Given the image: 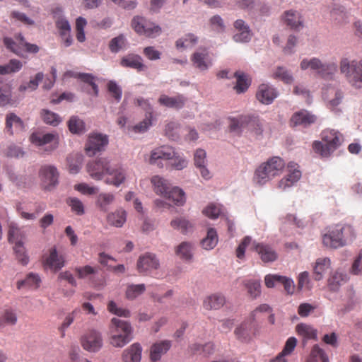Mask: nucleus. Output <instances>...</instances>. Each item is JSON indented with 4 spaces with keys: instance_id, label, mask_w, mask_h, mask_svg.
<instances>
[{
    "instance_id": "f257e3e1",
    "label": "nucleus",
    "mask_w": 362,
    "mask_h": 362,
    "mask_svg": "<svg viewBox=\"0 0 362 362\" xmlns=\"http://www.w3.org/2000/svg\"><path fill=\"white\" fill-rule=\"evenodd\" d=\"M356 238V233L351 225L339 223L323 235L322 243L326 247L337 249L351 243Z\"/></svg>"
},
{
    "instance_id": "f03ea898",
    "label": "nucleus",
    "mask_w": 362,
    "mask_h": 362,
    "mask_svg": "<svg viewBox=\"0 0 362 362\" xmlns=\"http://www.w3.org/2000/svg\"><path fill=\"white\" fill-rule=\"evenodd\" d=\"M133 339V328L125 320L113 317L109 325L108 341L115 348H122Z\"/></svg>"
},
{
    "instance_id": "7ed1b4c3",
    "label": "nucleus",
    "mask_w": 362,
    "mask_h": 362,
    "mask_svg": "<svg viewBox=\"0 0 362 362\" xmlns=\"http://www.w3.org/2000/svg\"><path fill=\"white\" fill-rule=\"evenodd\" d=\"M322 141H315L313 144L314 151L322 157H329L344 141L343 135L332 129H326L321 133Z\"/></svg>"
},
{
    "instance_id": "20e7f679",
    "label": "nucleus",
    "mask_w": 362,
    "mask_h": 362,
    "mask_svg": "<svg viewBox=\"0 0 362 362\" xmlns=\"http://www.w3.org/2000/svg\"><path fill=\"white\" fill-rule=\"evenodd\" d=\"M285 167L284 160L274 156L262 163L255 170V180L259 185H264L281 174Z\"/></svg>"
},
{
    "instance_id": "39448f33",
    "label": "nucleus",
    "mask_w": 362,
    "mask_h": 362,
    "mask_svg": "<svg viewBox=\"0 0 362 362\" xmlns=\"http://www.w3.org/2000/svg\"><path fill=\"white\" fill-rule=\"evenodd\" d=\"M339 69L351 86L356 88L362 87V59L351 61L348 58H342Z\"/></svg>"
},
{
    "instance_id": "423d86ee",
    "label": "nucleus",
    "mask_w": 362,
    "mask_h": 362,
    "mask_svg": "<svg viewBox=\"0 0 362 362\" xmlns=\"http://www.w3.org/2000/svg\"><path fill=\"white\" fill-rule=\"evenodd\" d=\"M229 128L230 132L238 134L247 129L257 137L261 136L263 133L262 124L259 117L253 115H240L236 118H232Z\"/></svg>"
},
{
    "instance_id": "0eeeda50",
    "label": "nucleus",
    "mask_w": 362,
    "mask_h": 362,
    "mask_svg": "<svg viewBox=\"0 0 362 362\" xmlns=\"http://www.w3.org/2000/svg\"><path fill=\"white\" fill-rule=\"evenodd\" d=\"M300 66L302 70L310 68L311 70L316 71L317 74L325 79H332L338 70V65L336 62L322 63L320 59L316 57L303 59Z\"/></svg>"
},
{
    "instance_id": "6e6552de",
    "label": "nucleus",
    "mask_w": 362,
    "mask_h": 362,
    "mask_svg": "<svg viewBox=\"0 0 362 362\" xmlns=\"http://www.w3.org/2000/svg\"><path fill=\"white\" fill-rule=\"evenodd\" d=\"M132 26L136 33L148 37H156L161 33L160 26L148 21L143 17H134L132 21Z\"/></svg>"
},
{
    "instance_id": "1a4fd4ad",
    "label": "nucleus",
    "mask_w": 362,
    "mask_h": 362,
    "mask_svg": "<svg viewBox=\"0 0 362 362\" xmlns=\"http://www.w3.org/2000/svg\"><path fill=\"white\" fill-rule=\"evenodd\" d=\"M82 347L89 352H98L103 345L101 333L95 329L88 330L81 339Z\"/></svg>"
},
{
    "instance_id": "9d476101",
    "label": "nucleus",
    "mask_w": 362,
    "mask_h": 362,
    "mask_svg": "<svg viewBox=\"0 0 362 362\" xmlns=\"http://www.w3.org/2000/svg\"><path fill=\"white\" fill-rule=\"evenodd\" d=\"M39 176L43 187L47 190L52 189L58 184L59 172L54 165H45L41 166L39 170Z\"/></svg>"
},
{
    "instance_id": "9b49d317",
    "label": "nucleus",
    "mask_w": 362,
    "mask_h": 362,
    "mask_svg": "<svg viewBox=\"0 0 362 362\" xmlns=\"http://www.w3.org/2000/svg\"><path fill=\"white\" fill-rule=\"evenodd\" d=\"M110 165L107 158H100L89 162L86 165V171L92 179L101 180L106 175Z\"/></svg>"
},
{
    "instance_id": "f8f14e48",
    "label": "nucleus",
    "mask_w": 362,
    "mask_h": 362,
    "mask_svg": "<svg viewBox=\"0 0 362 362\" xmlns=\"http://www.w3.org/2000/svg\"><path fill=\"white\" fill-rule=\"evenodd\" d=\"M58 135L52 133L42 134L41 133H33L30 136V141L37 146H44L48 145L46 151H52L56 149L59 144Z\"/></svg>"
},
{
    "instance_id": "ddd939ff",
    "label": "nucleus",
    "mask_w": 362,
    "mask_h": 362,
    "mask_svg": "<svg viewBox=\"0 0 362 362\" xmlns=\"http://www.w3.org/2000/svg\"><path fill=\"white\" fill-rule=\"evenodd\" d=\"M107 144L108 138L107 135L100 133L91 134L86 144V153L88 156H93L97 152L104 150Z\"/></svg>"
},
{
    "instance_id": "4468645a",
    "label": "nucleus",
    "mask_w": 362,
    "mask_h": 362,
    "mask_svg": "<svg viewBox=\"0 0 362 362\" xmlns=\"http://www.w3.org/2000/svg\"><path fill=\"white\" fill-rule=\"evenodd\" d=\"M298 168V165L294 162H290L288 163V174L286 177H283L277 185V187L279 189L286 190L300 180L301 177V172L299 170Z\"/></svg>"
},
{
    "instance_id": "2eb2a0df",
    "label": "nucleus",
    "mask_w": 362,
    "mask_h": 362,
    "mask_svg": "<svg viewBox=\"0 0 362 362\" xmlns=\"http://www.w3.org/2000/svg\"><path fill=\"white\" fill-rule=\"evenodd\" d=\"M175 156L174 150L170 146H160L153 149L151 152L149 163L151 165H157L162 168L163 164L161 160H169Z\"/></svg>"
},
{
    "instance_id": "dca6fc26",
    "label": "nucleus",
    "mask_w": 362,
    "mask_h": 362,
    "mask_svg": "<svg viewBox=\"0 0 362 362\" xmlns=\"http://www.w3.org/2000/svg\"><path fill=\"white\" fill-rule=\"evenodd\" d=\"M136 265L140 273H147L158 269L160 262L154 254L146 252L139 257Z\"/></svg>"
},
{
    "instance_id": "f3484780",
    "label": "nucleus",
    "mask_w": 362,
    "mask_h": 362,
    "mask_svg": "<svg viewBox=\"0 0 362 362\" xmlns=\"http://www.w3.org/2000/svg\"><path fill=\"white\" fill-rule=\"evenodd\" d=\"M265 285L268 288H273L278 284L284 286L285 291L288 293H293L294 291L293 281L286 276L277 274H268L264 278Z\"/></svg>"
},
{
    "instance_id": "a211bd4d",
    "label": "nucleus",
    "mask_w": 362,
    "mask_h": 362,
    "mask_svg": "<svg viewBox=\"0 0 362 362\" xmlns=\"http://www.w3.org/2000/svg\"><path fill=\"white\" fill-rule=\"evenodd\" d=\"M43 263L50 269L57 272L65 264L64 256L59 254L55 247L49 250V255L44 257Z\"/></svg>"
},
{
    "instance_id": "6ab92c4d",
    "label": "nucleus",
    "mask_w": 362,
    "mask_h": 362,
    "mask_svg": "<svg viewBox=\"0 0 362 362\" xmlns=\"http://www.w3.org/2000/svg\"><path fill=\"white\" fill-rule=\"evenodd\" d=\"M193 66L200 71H206L212 65V59L206 49L195 52L191 57Z\"/></svg>"
},
{
    "instance_id": "aec40b11",
    "label": "nucleus",
    "mask_w": 362,
    "mask_h": 362,
    "mask_svg": "<svg viewBox=\"0 0 362 362\" xmlns=\"http://www.w3.org/2000/svg\"><path fill=\"white\" fill-rule=\"evenodd\" d=\"M276 90L269 84H261L256 93L257 99L262 104L269 105L277 97Z\"/></svg>"
},
{
    "instance_id": "412c9836",
    "label": "nucleus",
    "mask_w": 362,
    "mask_h": 362,
    "mask_svg": "<svg viewBox=\"0 0 362 362\" xmlns=\"http://www.w3.org/2000/svg\"><path fill=\"white\" fill-rule=\"evenodd\" d=\"M252 249L259 254L261 259L264 262H274L277 258L276 251L267 244L254 242L252 245Z\"/></svg>"
},
{
    "instance_id": "4be33fe9",
    "label": "nucleus",
    "mask_w": 362,
    "mask_h": 362,
    "mask_svg": "<svg viewBox=\"0 0 362 362\" xmlns=\"http://www.w3.org/2000/svg\"><path fill=\"white\" fill-rule=\"evenodd\" d=\"M284 23L290 28L299 30L303 27V19L300 12L295 10L286 11L283 16Z\"/></svg>"
},
{
    "instance_id": "5701e85b",
    "label": "nucleus",
    "mask_w": 362,
    "mask_h": 362,
    "mask_svg": "<svg viewBox=\"0 0 362 362\" xmlns=\"http://www.w3.org/2000/svg\"><path fill=\"white\" fill-rule=\"evenodd\" d=\"M106 175L105 182L116 187L119 186L126 179L125 171L120 166L112 167L110 165Z\"/></svg>"
},
{
    "instance_id": "b1692460",
    "label": "nucleus",
    "mask_w": 362,
    "mask_h": 362,
    "mask_svg": "<svg viewBox=\"0 0 362 362\" xmlns=\"http://www.w3.org/2000/svg\"><path fill=\"white\" fill-rule=\"evenodd\" d=\"M119 64L122 67L134 69L138 71H144L147 69L141 57L132 53L122 57Z\"/></svg>"
},
{
    "instance_id": "393cba45",
    "label": "nucleus",
    "mask_w": 362,
    "mask_h": 362,
    "mask_svg": "<svg viewBox=\"0 0 362 362\" xmlns=\"http://www.w3.org/2000/svg\"><path fill=\"white\" fill-rule=\"evenodd\" d=\"M186 102L187 98L183 95H177L173 97H170L167 95L163 94L158 98V103L160 105L176 110L182 108Z\"/></svg>"
},
{
    "instance_id": "a878e982",
    "label": "nucleus",
    "mask_w": 362,
    "mask_h": 362,
    "mask_svg": "<svg viewBox=\"0 0 362 362\" xmlns=\"http://www.w3.org/2000/svg\"><path fill=\"white\" fill-rule=\"evenodd\" d=\"M316 120L315 115L306 110H300L295 112L291 118V124L293 127L302 126L306 127L314 123Z\"/></svg>"
},
{
    "instance_id": "bb28decb",
    "label": "nucleus",
    "mask_w": 362,
    "mask_h": 362,
    "mask_svg": "<svg viewBox=\"0 0 362 362\" xmlns=\"http://www.w3.org/2000/svg\"><path fill=\"white\" fill-rule=\"evenodd\" d=\"M172 346L169 340H163L154 343L150 349V358L152 361H159L162 356L165 354Z\"/></svg>"
},
{
    "instance_id": "cd10ccee",
    "label": "nucleus",
    "mask_w": 362,
    "mask_h": 362,
    "mask_svg": "<svg viewBox=\"0 0 362 362\" xmlns=\"http://www.w3.org/2000/svg\"><path fill=\"white\" fill-rule=\"evenodd\" d=\"M234 27L238 30V33L233 36V39L235 42H245L250 40V30L244 21L241 19L235 21L234 23Z\"/></svg>"
},
{
    "instance_id": "c85d7f7f",
    "label": "nucleus",
    "mask_w": 362,
    "mask_h": 362,
    "mask_svg": "<svg viewBox=\"0 0 362 362\" xmlns=\"http://www.w3.org/2000/svg\"><path fill=\"white\" fill-rule=\"evenodd\" d=\"M324 99L328 103L331 108H334L339 105L343 98V93L334 87H327L323 91Z\"/></svg>"
},
{
    "instance_id": "c756f323",
    "label": "nucleus",
    "mask_w": 362,
    "mask_h": 362,
    "mask_svg": "<svg viewBox=\"0 0 362 362\" xmlns=\"http://www.w3.org/2000/svg\"><path fill=\"white\" fill-rule=\"evenodd\" d=\"M142 347L139 343H134L124 350L122 361L124 362H139L141 358Z\"/></svg>"
},
{
    "instance_id": "7c9ffc66",
    "label": "nucleus",
    "mask_w": 362,
    "mask_h": 362,
    "mask_svg": "<svg viewBox=\"0 0 362 362\" xmlns=\"http://www.w3.org/2000/svg\"><path fill=\"white\" fill-rule=\"evenodd\" d=\"M331 261L328 257L318 258L313 266V278L315 281L321 280L324 274L330 268Z\"/></svg>"
},
{
    "instance_id": "2f4dec72",
    "label": "nucleus",
    "mask_w": 362,
    "mask_h": 362,
    "mask_svg": "<svg viewBox=\"0 0 362 362\" xmlns=\"http://www.w3.org/2000/svg\"><path fill=\"white\" fill-rule=\"evenodd\" d=\"M6 129L10 134H13L14 132L23 131L24 124L20 117L11 113L6 116Z\"/></svg>"
},
{
    "instance_id": "473e14b6",
    "label": "nucleus",
    "mask_w": 362,
    "mask_h": 362,
    "mask_svg": "<svg viewBox=\"0 0 362 362\" xmlns=\"http://www.w3.org/2000/svg\"><path fill=\"white\" fill-rule=\"evenodd\" d=\"M225 298L219 293L207 296L203 302V306L206 310H218L225 303Z\"/></svg>"
},
{
    "instance_id": "72a5a7b5",
    "label": "nucleus",
    "mask_w": 362,
    "mask_h": 362,
    "mask_svg": "<svg viewBox=\"0 0 362 362\" xmlns=\"http://www.w3.org/2000/svg\"><path fill=\"white\" fill-rule=\"evenodd\" d=\"M194 247L191 243L182 242L175 248V254L182 260L192 261L193 258Z\"/></svg>"
},
{
    "instance_id": "f704fd0d",
    "label": "nucleus",
    "mask_w": 362,
    "mask_h": 362,
    "mask_svg": "<svg viewBox=\"0 0 362 362\" xmlns=\"http://www.w3.org/2000/svg\"><path fill=\"white\" fill-rule=\"evenodd\" d=\"M127 214L122 209L116 210L115 212L110 213L107 216V223L115 227L120 228L126 222Z\"/></svg>"
},
{
    "instance_id": "c9c22d12",
    "label": "nucleus",
    "mask_w": 362,
    "mask_h": 362,
    "mask_svg": "<svg viewBox=\"0 0 362 362\" xmlns=\"http://www.w3.org/2000/svg\"><path fill=\"white\" fill-rule=\"evenodd\" d=\"M296 331L298 335L301 336L305 340H317V330L311 325L300 323L296 327Z\"/></svg>"
},
{
    "instance_id": "e433bc0d",
    "label": "nucleus",
    "mask_w": 362,
    "mask_h": 362,
    "mask_svg": "<svg viewBox=\"0 0 362 362\" xmlns=\"http://www.w3.org/2000/svg\"><path fill=\"white\" fill-rule=\"evenodd\" d=\"M41 279L38 274L29 273L24 280L17 282V288L21 289L24 287L36 289L40 286Z\"/></svg>"
},
{
    "instance_id": "4c0bfd02",
    "label": "nucleus",
    "mask_w": 362,
    "mask_h": 362,
    "mask_svg": "<svg viewBox=\"0 0 362 362\" xmlns=\"http://www.w3.org/2000/svg\"><path fill=\"white\" fill-rule=\"evenodd\" d=\"M234 75L237 78L236 85L234 87L236 93L245 92L250 86V79L248 76L240 71H236Z\"/></svg>"
},
{
    "instance_id": "58836bf2",
    "label": "nucleus",
    "mask_w": 362,
    "mask_h": 362,
    "mask_svg": "<svg viewBox=\"0 0 362 362\" xmlns=\"http://www.w3.org/2000/svg\"><path fill=\"white\" fill-rule=\"evenodd\" d=\"M190 351L194 354H200L208 356L214 352L215 346L211 342L205 344H193L189 346Z\"/></svg>"
},
{
    "instance_id": "ea45409f",
    "label": "nucleus",
    "mask_w": 362,
    "mask_h": 362,
    "mask_svg": "<svg viewBox=\"0 0 362 362\" xmlns=\"http://www.w3.org/2000/svg\"><path fill=\"white\" fill-rule=\"evenodd\" d=\"M17 315L11 308H6L0 314V327L15 325L17 322Z\"/></svg>"
},
{
    "instance_id": "a19ab883",
    "label": "nucleus",
    "mask_w": 362,
    "mask_h": 362,
    "mask_svg": "<svg viewBox=\"0 0 362 362\" xmlns=\"http://www.w3.org/2000/svg\"><path fill=\"white\" fill-rule=\"evenodd\" d=\"M151 182L153 185L154 192L157 194H160L163 197L167 195L169 187L168 183L165 180L158 175H156L152 177Z\"/></svg>"
},
{
    "instance_id": "79ce46f5",
    "label": "nucleus",
    "mask_w": 362,
    "mask_h": 362,
    "mask_svg": "<svg viewBox=\"0 0 362 362\" xmlns=\"http://www.w3.org/2000/svg\"><path fill=\"white\" fill-rule=\"evenodd\" d=\"M165 198L172 200L177 206H182L185 203V194L182 189L175 187L168 189Z\"/></svg>"
},
{
    "instance_id": "37998d69",
    "label": "nucleus",
    "mask_w": 362,
    "mask_h": 362,
    "mask_svg": "<svg viewBox=\"0 0 362 362\" xmlns=\"http://www.w3.org/2000/svg\"><path fill=\"white\" fill-rule=\"evenodd\" d=\"M218 243V235L214 228H209L206 236L202 240L201 244L204 249L211 250Z\"/></svg>"
},
{
    "instance_id": "c03bdc74",
    "label": "nucleus",
    "mask_w": 362,
    "mask_h": 362,
    "mask_svg": "<svg viewBox=\"0 0 362 362\" xmlns=\"http://www.w3.org/2000/svg\"><path fill=\"white\" fill-rule=\"evenodd\" d=\"M114 200L115 196L112 194L101 193L97 197L96 205L101 211H107Z\"/></svg>"
},
{
    "instance_id": "a18cd8bd",
    "label": "nucleus",
    "mask_w": 362,
    "mask_h": 362,
    "mask_svg": "<svg viewBox=\"0 0 362 362\" xmlns=\"http://www.w3.org/2000/svg\"><path fill=\"white\" fill-rule=\"evenodd\" d=\"M307 362H329V358L323 349L316 344L312 348Z\"/></svg>"
},
{
    "instance_id": "49530a36",
    "label": "nucleus",
    "mask_w": 362,
    "mask_h": 362,
    "mask_svg": "<svg viewBox=\"0 0 362 362\" xmlns=\"http://www.w3.org/2000/svg\"><path fill=\"white\" fill-rule=\"evenodd\" d=\"M170 226L174 229L180 230L182 233H186L192 228V224L183 217L173 219L170 222Z\"/></svg>"
},
{
    "instance_id": "de8ad7c7",
    "label": "nucleus",
    "mask_w": 362,
    "mask_h": 362,
    "mask_svg": "<svg viewBox=\"0 0 362 362\" xmlns=\"http://www.w3.org/2000/svg\"><path fill=\"white\" fill-rule=\"evenodd\" d=\"M13 250L18 262L24 266L27 265L29 262V257L26 254L23 242L17 241L13 247Z\"/></svg>"
},
{
    "instance_id": "09e8293b",
    "label": "nucleus",
    "mask_w": 362,
    "mask_h": 362,
    "mask_svg": "<svg viewBox=\"0 0 362 362\" xmlns=\"http://www.w3.org/2000/svg\"><path fill=\"white\" fill-rule=\"evenodd\" d=\"M41 117L44 122L53 127H56L62 122V118L59 115L48 110H42Z\"/></svg>"
},
{
    "instance_id": "8fccbe9b",
    "label": "nucleus",
    "mask_w": 362,
    "mask_h": 362,
    "mask_svg": "<svg viewBox=\"0 0 362 362\" xmlns=\"http://www.w3.org/2000/svg\"><path fill=\"white\" fill-rule=\"evenodd\" d=\"M23 66L22 63L18 59H11L8 64L1 66L0 65V74L6 75L18 72Z\"/></svg>"
},
{
    "instance_id": "3c124183",
    "label": "nucleus",
    "mask_w": 362,
    "mask_h": 362,
    "mask_svg": "<svg viewBox=\"0 0 362 362\" xmlns=\"http://www.w3.org/2000/svg\"><path fill=\"white\" fill-rule=\"evenodd\" d=\"M197 41V37L194 34L189 33L176 41V47L178 49L190 47L196 45Z\"/></svg>"
},
{
    "instance_id": "603ef678",
    "label": "nucleus",
    "mask_w": 362,
    "mask_h": 362,
    "mask_svg": "<svg viewBox=\"0 0 362 362\" xmlns=\"http://www.w3.org/2000/svg\"><path fill=\"white\" fill-rule=\"evenodd\" d=\"M346 281V276L339 272H334L328 280V286L332 291H337L343 282Z\"/></svg>"
},
{
    "instance_id": "864d4df0",
    "label": "nucleus",
    "mask_w": 362,
    "mask_h": 362,
    "mask_svg": "<svg viewBox=\"0 0 362 362\" xmlns=\"http://www.w3.org/2000/svg\"><path fill=\"white\" fill-rule=\"evenodd\" d=\"M273 77L287 84H291L293 81L291 74L284 67H278L273 74Z\"/></svg>"
},
{
    "instance_id": "5fc2aeb1",
    "label": "nucleus",
    "mask_w": 362,
    "mask_h": 362,
    "mask_svg": "<svg viewBox=\"0 0 362 362\" xmlns=\"http://www.w3.org/2000/svg\"><path fill=\"white\" fill-rule=\"evenodd\" d=\"M235 334L238 339L242 341H247L250 339L251 325L247 323L242 324L235 330Z\"/></svg>"
},
{
    "instance_id": "6e6d98bb",
    "label": "nucleus",
    "mask_w": 362,
    "mask_h": 362,
    "mask_svg": "<svg viewBox=\"0 0 362 362\" xmlns=\"http://www.w3.org/2000/svg\"><path fill=\"white\" fill-rule=\"evenodd\" d=\"M145 289V285L143 284L136 285H129L127 286L126 291V297L129 300H134L137 296L143 293Z\"/></svg>"
},
{
    "instance_id": "4d7b16f0",
    "label": "nucleus",
    "mask_w": 362,
    "mask_h": 362,
    "mask_svg": "<svg viewBox=\"0 0 362 362\" xmlns=\"http://www.w3.org/2000/svg\"><path fill=\"white\" fill-rule=\"evenodd\" d=\"M69 131L74 134H81L84 132V123L77 117H71L68 122Z\"/></svg>"
},
{
    "instance_id": "13d9d810",
    "label": "nucleus",
    "mask_w": 362,
    "mask_h": 362,
    "mask_svg": "<svg viewBox=\"0 0 362 362\" xmlns=\"http://www.w3.org/2000/svg\"><path fill=\"white\" fill-rule=\"evenodd\" d=\"M69 171L72 174L78 173L81 168L82 158L81 156H69L67 158Z\"/></svg>"
},
{
    "instance_id": "bf43d9fd",
    "label": "nucleus",
    "mask_w": 362,
    "mask_h": 362,
    "mask_svg": "<svg viewBox=\"0 0 362 362\" xmlns=\"http://www.w3.org/2000/svg\"><path fill=\"white\" fill-rule=\"evenodd\" d=\"M202 212L206 216L211 219H216L222 212L221 206L211 203L203 209Z\"/></svg>"
},
{
    "instance_id": "052dcab7",
    "label": "nucleus",
    "mask_w": 362,
    "mask_h": 362,
    "mask_svg": "<svg viewBox=\"0 0 362 362\" xmlns=\"http://www.w3.org/2000/svg\"><path fill=\"white\" fill-rule=\"evenodd\" d=\"M180 125L175 122H170L165 125V135L172 140H177L179 138Z\"/></svg>"
},
{
    "instance_id": "680f3d73",
    "label": "nucleus",
    "mask_w": 362,
    "mask_h": 362,
    "mask_svg": "<svg viewBox=\"0 0 362 362\" xmlns=\"http://www.w3.org/2000/svg\"><path fill=\"white\" fill-rule=\"evenodd\" d=\"M107 88L111 96L118 103L122 95L121 87L114 81H110L107 83Z\"/></svg>"
},
{
    "instance_id": "e2e57ef3",
    "label": "nucleus",
    "mask_w": 362,
    "mask_h": 362,
    "mask_svg": "<svg viewBox=\"0 0 362 362\" xmlns=\"http://www.w3.org/2000/svg\"><path fill=\"white\" fill-rule=\"evenodd\" d=\"M74 272L79 279H85L91 274L98 272L97 267H93L89 265L84 267H78L74 269Z\"/></svg>"
},
{
    "instance_id": "0e129e2a",
    "label": "nucleus",
    "mask_w": 362,
    "mask_h": 362,
    "mask_svg": "<svg viewBox=\"0 0 362 362\" xmlns=\"http://www.w3.org/2000/svg\"><path fill=\"white\" fill-rule=\"evenodd\" d=\"M107 310L110 313L116 315L119 317H130V311L129 310L117 307V304L112 300L108 303Z\"/></svg>"
},
{
    "instance_id": "69168bd1",
    "label": "nucleus",
    "mask_w": 362,
    "mask_h": 362,
    "mask_svg": "<svg viewBox=\"0 0 362 362\" xmlns=\"http://www.w3.org/2000/svg\"><path fill=\"white\" fill-rule=\"evenodd\" d=\"M74 77L80 78L84 83H88L91 86L95 95L98 94V87L95 83V78L90 74L78 73L74 75Z\"/></svg>"
},
{
    "instance_id": "338daca9",
    "label": "nucleus",
    "mask_w": 362,
    "mask_h": 362,
    "mask_svg": "<svg viewBox=\"0 0 362 362\" xmlns=\"http://www.w3.org/2000/svg\"><path fill=\"white\" fill-rule=\"evenodd\" d=\"M66 203L71 207V211L76 214L80 216L84 214V206L78 198H69Z\"/></svg>"
},
{
    "instance_id": "774afa93",
    "label": "nucleus",
    "mask_w": 362,
    "mask_h": 362,
    "mask_svg": "<svg viewBox=\"0 0 362 362\" xmlns=\"http://www.w3.org/2000/svg\"><path fill=\"white\" fill-rule=\"evenodd\" d=\"M44 75L42 73L40 72L35 75L34 79L30 80L27 84L21 85L19 87L20 91H25L26 90H35L40 81L43 79Z\"/></svg>"
}]
</instances>
